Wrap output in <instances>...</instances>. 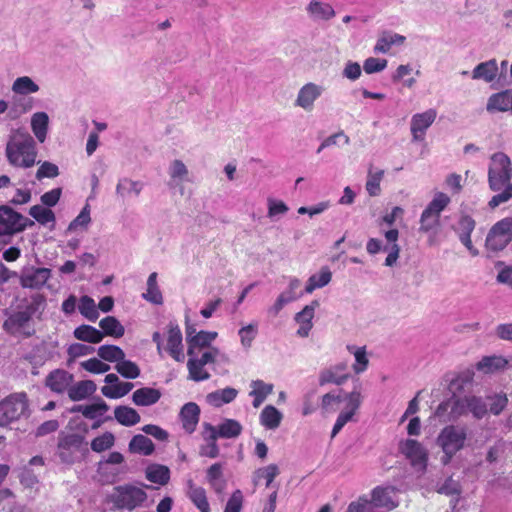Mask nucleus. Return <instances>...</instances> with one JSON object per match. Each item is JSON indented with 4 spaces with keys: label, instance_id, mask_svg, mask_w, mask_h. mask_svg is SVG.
Instances as JSON below:
<instances>
[{
    "label": "nucleus",
    "instance_id": "1",
    "mask_svg": "<svg viewBox=\"0 0 512 512\" xmlns=\"http://www.w3.org/2000/svg\"><path fill=\"white\" fill-rule=\"evenodd\" d=\"M5 155L8 163L15 168H32L37 163L36 141L28 131L15 129L9 135Z\"/></svg>",
    "mask_w": 512,
    "mask_h": 512
},
{
    "label": "nucleus",
    "instance_id": "2",
    "mask_svg": "<svg viewBox=\"0 0 512 512\" xmlns=\"http://www.w3.org/2000/svg\"><path fill=\"white\" fill-rule=\"evenodd\" d=\"M45 298L36 294L29 301L19 305L17 310L11 313L3 323V328L10 334H16L24 330L32 317L43 309Z\"/></svg>",
    "mask_w": 512,
    "mask_h": 512
},
{
    "label": "nucleus",
    "instance_id": "3",
    "mask_svg": "<svg viewBox=\"0 0 512 512\" xmlns=\"http://www.w3.org/2000/svg\"><path fill=\"white\" fill-rule=\"evenodd\" d=\"M29 415V402L24 392L13 393L0 402V427H6Z\"/></svg>",
    "mask_w": 512,
    "mask_h": 512
},
{
    "label": "nucleus",
    "instance_id": "4",
    "mask_svg": "<svg viewBox=\"0 0 512 512\" xmlns=\"http://www.w3.org/2000/svg\"><path fill=\"white\" fill-rule=\"evenodd\" d=\"M512 164L510 158L497 152L490 158L488 169V183L492 191H500L506 184L511 183Z\"/></svg>",
    "mask_w": 512,
    "mask_h": 512
},
{
    "label": "nucleus",
    "instance_id": "5",
    "mask_svg": "<svg viewBox=\"0 0 512 512\" xmlns=\"http://www.w3.org/2000/svg\"><path fill=\"white\" fill-rule=\"evenodd\" d=\"M188 356L187 368L189 371V378L193 381L200 382L210 378V374L204 369V366L223 358L224 354H222L216 347H208L207 350H198L195 354Z\"/></svg>",
    "mask_w": 512,
    "mask_h": 512
},
{
    "label": "nucleus",
    "instance_id": "6",
    "mask_svg": "<svg viewBox=\"0 0 512 512\" xmlns=\"http://www.w3.org/2000/svg\"><path fill=\"white\" fill-rule=\"evenodd\" d=\"M450 203V198L442 193L438 192L435 194L432 201L423 210L420 217L419 231L422 233H436L440 226V215L441 212Z\"/></svg>",
    "mask_w": 512,
    "mask_h": 512
},
{
    "label": "nucleus",
    "instance_id": "7",
    "mask_svg": "<svg viewBox=\"0 0 512 512\" xmlns=\"http://www.w3.org/2000/svg\"><path fill=\"white\" fill-rule=\"evenodd\" d=\"M466 431L464 428L449 425L440 432L437 443L442 448L444 456L442 462L449 463L451 458L464 447Z\"/></svg>",
    "mask_w": 512,
    "mask_h": 512
},
{
    "label": "nucleus",
    "instance_id": "8",
    "mask_svg": "<svg viewBox=\"0 0 512 512\" xmlns=\"http://www.w3.org/2000/svg\"><path fill=\"white\" fill-rule=\"evenodd\" d=\"M146 499V492L142 488L131 484L116 486L111 495V501L115 507L129 511L141 506Z\"/></svg>",
    "mask_w": 512,
    "mask_h": 512
},
{
    "label": "nucleus",
    "instance_id": "9",
    "mask_svg": "<svg viewBox=\"0 0 512 512\" xmlns=\"http://www.w3.org/2000/svg\"><path fill=\"white\" fill-rule=\"evenodd\" d=\"M512 240V220L503 219L497 222L489 231L486 247L492 251L504 249Z\"/></svg>",
    "mask_w": 512,
    "mask_h": 512
},
{
    "label": "nucleus",
    "instance_id": "10",
    "mask_svg": "<svg viewBox=\"0 0 512 512\" xmlns=\"http://www.w3.org/2000/svg\"><path fill=\"white\" fill-rule=\"evenodd\" d=\"M300 286L301 281L298 278L290 277L287 289L279 294L274 304L267 309V313L276 317L285 305L302 297L305 292H299Z\"/></svg>",
    "mask_w": 512,
    "mask_h": 512
},
{
    "label": "nucleus",
    "instance_id": "11",
    "mask_svg": "<svg viewBox=\"0 0 512 512\" xmlns=\"http://www.w3.org/2000/svg\"><path fill=\"white\" fill-rule=\"evenodd\" d=\"M324 91V86L308 82L299 89L294 106L306 112H311L314 109L315 102L322 96Z\"/></svg>",
    "mask_w": 512,
    "mask_h": 512
},
{
    "label": "nucleus",
    "instance_id": "12",
    "mask_svg": "<svg viewBox=\"0 0 512 512\" xmlns=\"http://www.w3.org/2000/svg\"><path fill=\"white\" fill-rule=\"evenodd\" d=\"M167 329V343L165 350L177 362H183L185 355L183 353V338L179 325L170 321L166 327Z\"/></svg>",
    "mask_w": 512,
    "mask_h": 512
},
{
    "label": "nucleus",
    "instance_id": "13",
    "mask_svg": "<svg viewBox=\"0 0 512 512\" xmlns=\"http://www.w3.org/2000/svg\"><path fill=\"white\" fill-rule=\"evenodd\" d=\"M400 450L410 460L413 467L419 470L426 468L428 455L421 443L413 439H407L400 444Z\"/></svg>",
    "mask_w": 512,
    "mask_h": 512
},
{
    "label": "nucleus",
    "instance_id": "14",
    "mask_svg": "<svg viewBox=\"0 0 512 512\" xmlns=\"http://www.w3.org/2000/svg\"><path fill=\"white\" fill-rule=\"evenodd\" d=\"M51 276L48 268L25 267L21 271L20 284L23 288L39 289L45 285Z\"/></svg>",
    "mask_w": 512,
    "mask_h": 512
},
{
    "label": "nucleus",
    "instance_id": "15",
    "mask_svg": "<svg viewBox=\"0 0 512 512\" xmlns=\"http://www.w3.org/2000/svg\"><path fill=\"white\" fill-rule=\"evenodd\" d=\"M437 116L434 109H428L423 113H417L411 118V133L414 141H422L426 130L433 124Z\"/></svg>",
    "mask_w": 512,
    "mask_h": 512
},
{
    "label": "nucleus",
    "instance_id": "16",
    "mask_svg": "<svg viewBox=\"0 0 512 512\" xmlns=\"http://www.w3.org/2000/svg\"><path fill=\"white\" fill-rule=\"evenodd\" d=\"M347 367L345 362H340L322 369L319 373V385L324 386L330 383L335 385L344 384L349 378V374L346 373Z\"/></svg>",
    "mask_w": 512,
    "mask_h": 512
},
{
    "label": "nucleus",
    "instance_id": "17",
    "mask_svg": "<svg viewBox=\"0 0 512 512\" xmlns=\"http://www.w3.org/2000/svg\"><path fill=\"white\" fill-rule=\"evenodd\" d=\"M202 438L204 443L199 448V454L211 459L217 458L220 454L219 446L214 426L210 423H203Z\"/></svg>",
    "mask_w": 512,
    "mask_h": 512
},
{
    "label": "nucleus",
    "instance_id": "18",
    "mask_svg": "<svg viewBox=\"0 0 512 512\" xmlns=\"http://www.w3.org/2000/svg\"><path fill=\"white\" fill-rule=\"evenodd\" d=\"M20 213L7 205L0 206V235H13L19 233Z\"/></svg>",
    "mask_w": 512,
    "mask_h": 512
},
{
    "label": "nucleus",
    "instance_id": "19",
    "mask_svg": "<svg viewBox=\"0 0 512 512\" xmlns=\"http://www.w3.org/2000/svg\"><path fill=\"white\" fill-rule=\"evenodd\" d=\"M319 301L313 300L310 304L306 305L300 312L296 313L294 319L300 325L297 330V335L300 337H307L313 327L312 319L314 318L315 310L319 307Z\"/></svg>",
    "mask_w": 512,
    "mask_h": 512
},
{
    "label": "nucleus",
    "instance_id": "20",
    "mask_svg": "<svg viewBox=\"0 0 512 512\" xmlns=\"http://www.w3.org/2000/svg\"><path fill=\"white\" fill-rule=\"evenodd\" d=\"M475 221L468 215H464L459 219L456 232L460 242L469 250L473 256L478 255V250L473 246L471 241V233L475 229Z\"/></svg>",
    "mask_w": 512,
    "mask_h": 512
},
{
    "label": "nucleus",
    "instance_id": "21",
    "mask_svg": "<svg viewBox=\"0 0 512 512\" xmlns=\"http://www.w3.org/2000/svg\"><path fill=\"white\" fill-rule=\"evenodd\" d=\"M179 417L184 430L191 434L195 431L199 422L200 408L196 403L188 402L181 408Z\"/></svg>",
    "mask_w": 512,
    "mask_h": 512
},
{
    "label": "nucleus",
    "instance_id": "22",
    "mask_svg": "<svg viewBox=\"0 0 512 512\" xmlns=\"http://www.w3.org/2000/svg\"><path fill=\"white\" fill-rule=\"evenodd\" d=\"M486 110L494 112H512V90L492 94L487 101Z\"/></svg>",
    "mask_w": 512,
    "mask_h": 512
},
{
    "label": "nucleus",
    "instance_id": "23",
    "mask_svg": "<svg viewBox=\"0 0 512 512\" xmlns=\"http://www.w3.org/2000/svg\"><path fill=\"white\" fill-rule=\"evenodd\" d=\"M306 12L313 21H329L335 16V10L329 3L311 0Z\"/></svg>",
    "mask_w": 512,
    "mask_h": 512
},
{
    "label": "nucleus",
    "instance_id": "24",
    "mask_svg": "<svg viewBox=\"0 0 512 512\" xmlns=\"http://www.w3.org/2000/svg\"><path fill=\"white\" fill-rule=\"evenodd\" d=\"M498 74V64L496 59H490L485 62H481L475 66L471 73V77L474 80H483L490 83L495 80Z\"/></svg>",
    "mask_w": 512,
    "mask_h": 512
},
{
    "label": "nucleus",
    "instance_id": "25",
    "mask_svg": "<svg viewBox=\"0 0 512 512\" xmlns=\"http://www.w3.org/2000/svg\"><path fill=\"white\" fill-rule=\"evenodd\" d=\"M393 489L387 487H376L372 491V499L368 501L371 504V510L375 508H385L386 511L394 509L397 504L392 500L391 493Z\"/></svg>",
    "mask_w": 512,
    "mask_h": 512
},
{
    "label": "nucleus",
    "instance_id": "26",
    "mask_svg": "<svg viewBox=\"0 0 512 512\" xmlns=\"http://www.w3.org/2000/svg\"><path fill=\"white\" fill-rule=\"evenodd\" d=\"M73 376L65 370H55L46 378V386L57 393L64 392L72 382Z\"/></svg>",
    "mask_w": 512,
    "mask_h": 512
},
{
    "label": "nucleus",
    "instance_id": "27",
    "mask_svg": "<svg viewBox=\"0 0 512 512\" xmlns=\"http://www.w3.org/2000/svg\"><path fill=\"white\" fill-rule=\"evenodd\" d=\"M237 395V389L226 387L224 389H219L208 393L206 396V401L209 405L218 408L224 404L231 403L237 397Z\"/></svg>",
    "mask_w": 512,
    "mask_h": 512
},
{
    "label": "nucleus",
    "instance_id": "28",
    "mask_svg": "<svg viewBox=\"0 0 512 512\" xmlns=\"http://www.w3.org/2000/svg\"><path fill=\"white\" fill-rule=\"evenodd\" d=\"M217 335V332L212 331H200L196 333L195 337H193V340H190L187 354L192 355L195 354L198 350H207L208 347H212L211 343L216 339Z\"/></svg>",
    "mask_w": 512,
    "mask_h": 512
},
{
    "label": "nucleus",
    "instance_id": "29",
    "mask_svg": "<svg viewBox=\"0 0 512 512\" xmlns=\"http://www.w3.org/2000/svg\"><path fill=\"white\" fill-rule=\"evenodd\" d=\"M161 392L151 387H143L134 391L132 400L137 406H151L159 401Z\"/></svg>",
    "mask_w": 512,
    "mask_h": 512
},
{
    "label": "nucleus",
    "instance_id": "30",
    "mask_svg": "<svg viewBox=\"0 0 512 512\" xmlns=\"http://www.w3.org/2000/svg\"><path fill=\"white\" fill-rule=\"evenodd\" d=\"M97 389L92 380H83L69 387L68 396L72 401H80L92 395Z\"/></svg>",
    "mask_w": 512,
    "mask_h": 512
},
{
    "label": "nucleus",
    "instance_id": "31",
    "mask_svg": "<svg viewBox=\"0 0 512 512\" xmlns=\"http://www.w3.org/2000/svg\"><path fill=\"white\" fill-rule=\"evenodd\" d=\"M332 273L327 266L320 269L319 273L311 275L306 283L304 292L311 294L314 290L322 288L330 283Z\"/></svg>",
    "mask_w": 512,
    "mask_h": 512
},
{
    "label": "nucleus",
    "instance_id": "32",
    "mask_svg": "<svg viewBox=\"0 0 512 512\" xmlns=\"http://www.w3.org/2000/svg\"><path fill=\"white\" fill-rule=\"evenodd\" d=\"M48 124L49 117L46 112H36L31 117V129L40 143L46 140Z\"/></svg>",
    "mask_w": 512,
    "mask_h": 512
},
{
    "label": "nucleus",
    "instance_id": "33",
    "mask_svg": "<svg viewBox=\"0 0 512 512\" xmlns=\"http://www.w3.org/2000/svg\"><path fill=\"white\" fill-rule=\"evenodd\" d=\"M206 479L216 493L223 492L226 487V480L223 476V465L221 463L212 464L207 469Z\"/></svg>",
    "mask_w": 512,
    "mask_h": 512
},
{
    "label": "nucleus",
    "instance_id": "34",
    "mask_svg": "<svg viewBox=\"0 0 512 512\" xmlns=\"http://www.w3.org/2000/svg\"><path fill=\"white\" fill-rule=\"evenodd\" d=\"M39 85L29 76H21L14 80L11 90L17 96H27L37 93Z\"/></svg>",
    "mask_w": 512,
    "mask_h": 512
},
{
    "label": "nucleus",
    "instance_id": "35",
    "mask_svg": "<svg viewBox=\"0 0 512 512\" xmlns=\"http://www.w3.org/2000/svg\"><path fill=\"white\" fill-rule=\"evenodd\" d=\"M242 425L234 419H224L218 426H214L219 438H237L242 432Z\"/></svg>",
    "mask_w": 512,
    "mask_h": 512
},
{
    "label": "nucleus",
    "instance_id": "36",
    "mask_svg": "<svg viewBox=\"0 0 512 512\" xmlns=\"http://www.w3.org/2000/svg\"><path fill=\"white\" fill-rule=\"evenodd\" d=\"M73 335L80 341L92 344L100 343L104 338V334L100 330L85 324L78 326L74 330Z\"/></svg>",
    "mask_w": 512,
    "mask_h": 512
},
{
    "label": "nucleus",
    "instance_id": "37",
    "mask_svg": "<svg viewBox=\"0 0 512 512\" xmlns=\"http://www.w3.org/2000/svg\"><path fill=\"white\" fill-rule=\"evenodd\" d=\"M405 37L391 32H384L377 40L374 47L375 53H387L393 45H401L405 42Z\"/></svg>",
    "mask_w": 512,
    "mask_h": 512
},
{
    "label": "nucleus",
    "instance_id": "38",
    "mask_svg": "<svg viewBox=\"0 0 512 512\" xmlns=\"http://www.w3.org/2000/svg\"><path fill=\"white\" fill-rule=\"evenodd\" d=\"M114 417L123 426H134L140 422L139 413L129 406H117L114 410Z\"/></svg>",
    "mask_w": 512,
    "mask_h": 512
},
{
    "label": "nucleus",
    "instance_id": "39",
    "mask_svg": "<svg viewBox=\"0 0 512 512\" xmlns=\"http://www.w3.org/2000/svg\"><path fill=\"white\" fill-rule=\"evenodd\" d=\"M508 365L507 359L502 356H485L477 364L476 368L484 373H493L503 370Z\"/></svg>",
    "mask_w": 512,
    "mask_h": 512
},
{
    "label": "nucleus",
    "instance_id": "40",
    "mask_svg": "<svg viewBox=\"0 0 512 512\" xmlns=\"http://www.w3.org/2000/svg\"><path fill=\"white\" fill-rule=\"evenodd\" d=\"M142 189L143 184L140 181H134L124 177L119 179L116 185V194L121 198H125L131 194L139 196Z\"/></svg>",
    "mask_w": 512,
    "mask_h": 512
},
{
    "label": "nucleus",
    "instance_id": "41",
    "mask_svg": "<svg viewBox=\"0 0 512 512\" xmlns=\"http://www.w3.org/2000/svg\"><path fill=\"white\" fill-rule=\"evenodd\" d=\"M99 326L102 329V333L107 336L120 338L125 333L124 326L114 317L107 316L100 320Z\"/></svg>",
    "mask_w": 512,
    "mask_h": 512
},
{
    "label": "nucleus",
    "instance_id": "42",
    "mask_svg": "<svg viewBox=\"0 0 512 512\" xmlns=\"http://www.w3.org/2000/svg\"><path fill=\"white\" fill-rule=\"evenodd\" d=\"M281 420V412L272 405L266 406L260 414V422L267 429L274 430L278 428Z\"/></svg>",
    "mask_w": 512,
    "mask_h": 512
},
{
    "label": "nucleus",
    "instance_id": "43",
    "mask_svg": "<svg viewBox=\"0 0 512 512\" xmlns=\"http://www.w3.org/2000/svg\"><path fill=\"white\" fill-rule=\"evenodd\" d=\"M342 400L346 402V410L344 412H350L351 416H353L363 400L359 379L355 381L353 390L350 393H347Z\"/></svg>",
    "mask_w": 512,
    "mask_h": 512
},
{
    "label": "nucleus",
    "instance_id": "44",
    "mask_svg": "<svg viewBox=\"0 0 512 512\" xmlns=\"http://www.w3.org/2000/svg\"><path fill=\"white\" fill-rule=\"evenodd\" d=\"M143 298L156 305L163 303L162 293L157 284V273L152 272L147 279V290L143 293Z\"/></svg>",
    "mask_w": 512,
    "mask_h": 512
},
{
    "label": "nucleus",
    "instance_id": "45",
    "mask_svg": "<svg viewBox=\"0 0 512 512\" xmlns=\"http://www.w3.org/2000/svg\"><path fill=\"white\" fill-rule=\"evenodd\" d=\"M189 491L188 495L191 501L194 503V505L201 511V512H209V503L206 497V492L202 487L195 486L192 481H189Z\"/></svg>",
    "mask_w": 512,
    "mask_h": 512
},
{
    "label": "nucleus",
    "instance_id": "46",
    "mask_svg": "<svg viewBox=\"0 0 512 512\" xmlns=\"http://www.w3.org/2000/svg\"><path fill=\"white\" fill-rule=\"evenodd\" d=\"M129 450L132 453L151 455L154 451V444L148 437L138 434L131 439L129 443Z\"/></svg>",
    "mask_w": 512,
    "mask_h": 512
},
{
    "label": "nucleus",
    "instance_id": "47",
    "mask_svg": "<svg viewBox=\"0 0 512 512\" xmlns=\"http://www.w3.org/2000/svg\"><path fill=\"white\" fill-rule=\"evenodd\" d=\"M134 388L131 382H119L116 385H106L101 388L102 394L110 399H118L127 395Z\"/></svg>",
    "mask_w": 512,
    "mask_h": 512
},
{
    "label": "nucleus",
    "instance_id": "48",
    "mask_svg": "<svg viewBox=\"0 0 512 512\" xmlns=\"http://www.w3.org/2000/svg\"><path fill=\"white\" fill-rule=\"evenodd\" d=\"M146 478L159 485H165L170 478V471L163 465H151L146 470Z\"/></svg>",
    "mask_w": 512,
    "mask_h": 512
},
{
    "label": "nucleus",
    "instance_id": "49",
    "mask_svg": "<svg viewBox=\"0 0 512 512\" xmlns=\"http://www.w3.org/2000/svg\"><path fill=\"white\" fill-rule=\"evenodd\" d=\"M98 356L108 362H117L125 358L124 351L115 345H102L97 350Z\"/></svg>",
    "mask_w": 512,
    "mask_h": 512
},
{
    "label": "nucleus",
    "instance_id": "50",
    "mask_svg": "<svg viewBox=\"0 0 512 512\" xmlns=\"http://www.w3.org/2000/svg\"><path fill=\"white\" fill-rule=\"evenodd\" d=\"M78 308L80 313L91 322H95L99 317V312L95 301L87 295L80 298Z\"/></svg>",
    "mask_w": 512,
    "mask_h": 512
},
{
    "label": "nucleus",
    "instance_id": "51",
    "mask_svg": "<svg viewBox=\"0 0 512 512\" xmlns=\"http://www.w3.org/2000/svg\"><path fill=\"white\" fill-rule=\"evenodd\" d=\"M450 412L447 417V421H455L461 416L467 415L469 413L468 409V396L462 398H456L450 400Z\"/></svg>",
    "mask_w": 512,
    "mask_h": 512
},
{
    "label": "nucleus",
    "instance_id": "52",
    "mask_svg": "<svg viewBox=\"0 0 512 512\" xmlns=\"http://www.w3.org/2000/svg\"><path fill=\"white\" fill-rule=\"evenodd\" d=\"M279 474V468L276 464H270L266 467L257 469L253 474V482L258 485L261 479L266 481V487H269L274 478Z\"/></svg>",
    "mask_w": 512,
    "mask_h": 512
},
{
    "label": "nucleus",
    "instance_id": "53",
    "mask_svg": "<svg viewBox=\"0 0 512 512\" xmlns=\"http://www.w3.org/2000/svg\"><path fill=\"white\" fill-rule=\"evenodd\" d=\"M469 413L476 419H482L488 412V404L485 399L475 395L468 396Z\"/></svg>",
    "mask_w": 512,
    "mask_h": 512
},
{
    "label": "nucleus",
    "instance_id": "54",
    "mask_svg": "<svg viewBox=\"0 0 512 512\" xmlns=\"http://www.w3.org/2000/svg\"><path fill=\"white\" fill-rule=\"evenodd\" d=\"M383 176V170L373 171L372 169H369L365 187L370 196L374 197L380 194V183L383 179Z\"/></svg>",
    "mask_w": 512,
    "mask_h": 512
},
{
    "label": "nucleus",
    "instance_id": "55",
    "mask_svg": "<svg viewBox=\"0 0 512 512\" xmlns=\"http://www.w3.org/2000/svg\"><path fill=\"white\" fill-rule=\"evenodd\" d=\"M258 334V323H250L243 326L239 331L240 342L243 348L249 349L252 346V342Z\"/></svg>",
    "mask_w": 512,
    "mask_h": 512
},
{
    "label": "nucleus",
    "instance_id": "56",
    "mask_svg": "<svg viewBox=\"0 0 512 512\" xmlns=\"http://www.w3.org/2000/svg\"><path fill=\"white\" fill-rule=\"evenodd\" d=\"M117 372L127 379H136L140 376V368L138 365L125 358L115 365Z\"/></svg>",
    "mask_w": 512,
    "mask_h": 512
},
{
    "label": "nucleus",
    "instance_id": "57",
    "mask_svg": "<svg viewBox=\"0 0 512 512\" xmlns=\"http://www.w3.org/2000/svg\"><path fill=\"white\" fill-rule=\"evenodd\" d=\"M29 214L41 225H46L50 222H55V214L49 208H44L41 205H34L30 208Z\"/></svg>",
    "mask_w": 512,
    "mask_h": 512
},
{
    "label": "nucleus",
    "instance_id": "58",
    "mask_svg": "<svg viewBox=\"0 0 512 512\" xmlns=\"http://www.w3.org/2000/svg\"><path fill=\"white\" fill-rule=\"evenodd\" d=\"M84 410V417L95 420L106 413L109 410V406L103 399L98 397L96 402L86 405Z\"/></svg>",
    "mask_w": 512,
    "mask_h": 512
},
{
    "label": "nucleus",
    "instance_id": "59",
    "mask_svg": "<svg viewBox=\"0 0 512 512\" xmlns=\"http://www.w3.org/2000/svg\"><path fill=\"white\" fill-rule=\"evenodd\" d=\"M83 443V436L77 434H69L59 440L58 449L74 450L79 453Z\"/></svg>",
    "mask_w": 512,
    "mask_h": 512
},
{
    "label": "nucleus",
    "instance_id": "60",
    "mask_svg": "<svg viewBox=\"0 0 512 512\" xmlns=\"http://www.w3.org/2000/svg\"><path fill=\"white\" fill-rule=\"evenodd\" d=\"M115 437L111 432H105L101 436L94 438L91 442V449L100 453L114 445Z\"/></svg>",
    "mask_w": 512,
    "mask_h": 512
},
{
    "label": "nucleus",
    "instance_id": "61",
    "mask_svg": "<svg viewBox=\"0 0 512 512\" xmlns=\"http://www.w3.org/2000/svg\"><path fill=\"white\" fill-rule=\"evenodd\" d=\"M486 402L488 404V411H490L494 415H499L503 409L506 407L508 399L505 394H494L486 397Z\"/></svg>",
    "mask_w": 512,
    "mask_h": 512
},
{
    "label": "nucleus",
    "instance_id": "62",
    "mask_svg": "<svg viewBox=\"0 0 512 512\" xmlns=\"http://www.w3.org/2000/svg\"><path fill=\"white\" fill-rule=\"evenodd\" d=\"M498 193L495 194L488 205L490 208L494 209L499 205L508 202L512 198V183L506 184Z\"/></svg>",
    "mask_w": 512,
    "mask_h": 512
},
{
    "label": "nucleus",
    "instance_id": "63",
    "mask_svg": "<svg viewBox=\"0 0 512 512\" xmlns=\"http://www.w3.org/2000/svg\"><path fill=\"white\" fill-rule=\"evenodd\" d=\"M268 213L267 216L271 219H277L278 216L285 215L289 207L281 200H275L273 198H268Z\"/></svg>",
    "mask_w": 512,
    "mask_h": 512
},
{
    "label": "nucleus",
    "instance_id": "64",
    "mask_svg": "<svg viewBox=\"0 0 512 512\" xmlns=\"http://www.w3.org/2000/svg\"><path fill=\"white\" fill-rule=\"evenodd\" d=\"M82 368L90 373L101 374L110 370V365L97 358H91L81 363Z\"/></svg>",
    "mask_w": 512,
    "mask_h": 512
}]
</instances>
